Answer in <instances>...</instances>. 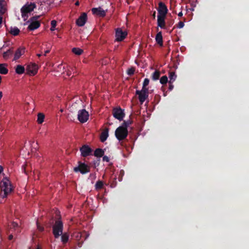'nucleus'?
Returning a JSON list of instances; mask_svg holds the SVG:
<instances>
[{
	"label": "nucleus",
	"mask_w": 249,
	"mask_h": 249,
	"mask_svg": "<svg viewBox=\"0 0 249 249\" xmlns=\"http://www.w3.org/2000/svg\"><path fill=\"white\" fill-rule=\"evenodd\" d=\"M0 196L6 198L7 196L14 191V188L12 185L11 181L7 177H4L0 182Z\"/></svg>",
	"instance_id": "1"
},
{
	"label": "nucleus",
	"mask_w": 249,
	"mask_h": 249,
	"mask_svg": "<svg viewBox=\"0 0 249 249\" xmlns=\"http://www.w3.org/2000/svg\"><path fill=\"white\" fill-rule=\"evenodd\" d=\"M63 224L61 220H56L53 226V233L55 238H58L63 233Z\"/></svg>",
	"instance_id": "2"
},
{
	"label": "nucleus",
	"mask_w": 249,
	"mask_h": 249,
	"mask_svg": "<svg viewBox=\"0 0 249 249\" xmlns=\"http://www.w3.org/2000/svg\"><path fill=\"white\" fill-rule=\"evenodd\" d=\"M115 135L119 141L125 139L128 135L127 128L124 126H119L115 130Z\"/></svg>",
	"instance_id": "3"
},
{
	"label": "nucleus",
	"mask_w": 249,
	"mask_h": 249,
	"mask_svg": "<svg viewBox=\"0 0 249 249\" xmlns=\"http://www.w3.org/2000/svg\"><path fill=\"white\" fill-rule=\"evenodd\" d=\"M73 171L75 173L80 172L82 174H86L90 171V167L80 161L78 162V166L74 167Z\"/></svg>",
	"instance_id": "4"
},
{
	"label": "nucleus",
	"mask_w": 249,
	"mask_h": 249,
	"mask_svg": "<svg viewBox=\"0 0 249 249\" xmlns=\"http://www.w3.org/2000/svg\"><path fill=\"white\" fill-rule=\"evenodd\" d=\"M136 94L138 95L140 102L141 104H142L148 97V89L142 88L141 90H137Z\"/></svg>",
	"instance_id": "5"
},
{
	"label": "nucleus",
	"mask_w": 249,
	"mask_h": 249,
	"mask_svg": "<svg viewBox=\"0 0 249 249\" xmlns=\"http://www.w3.org/2000/svg\"><path fill=\"white\" fill-rule=\"evenodd\" d=\"M112 114L114 117L119 121L123 120L125 116L124 110L120 107L114 108L113 109Z\"/></svg>",
	"instance_id": "6"
},
{
	"label": "nucleus",
	"mask_w": 249,
	"mask_h": 249,
	"mask_svg": "<svg viewBox=\"0 0 249 249\" xmlns=\"http://www.w3.org/2000/svg\"><path fill=\"white\" fill-rule=\"evenodd\" d=\"M89 117L88 111L85 109L79 110L78 113V120L82 123L86 122Z\"/></svg>",
	"instance_id": "7"
},
{
	"label": "nucleus",
	"mask_w": 249,
	"mask_h": 249,
	"mask_svg": "<svg viewBox=\"0 0 249 249\" xmlns=\"http://www.w3.org/2000/svg\"><path fill=\"white\" fill-rule=\"evenodd\" d=\"M81 155L83 157H87L92 155V149L88 145H83L80 148Z\"/></svg>",
	"instance_id": "8"
},
{
	"label": "nucleus",
	"mask_w": 249,
	"mask_h": 249,
	"mask_svg": "<svg viewBox=\"0 0 249 249\" xmlns=\"http://www.w3.org/2000/svg\"><path fill=\"white\" fill-rule=\"evenodd\" d=\"M37 66L35 63L29 64L26 69L27 73L30 75H35L37 73Z\"/></svg>",
	"instance_id": "9"
},
{
	"label": "nucleus",
	"mask_w": 249,
	"mask_h": 249,
	"mask_svg": "<svg viewBox=\"0 0 249 249\" xmlns=\"http://www.w3.org/2000/svg\"><path fill=\"white\" fill-rule=\"evenodd\" d=\"M116 40L117 41H121L124 40L127 36V33L123 31L121 28H117L115 33Z\"/></svg>",
	"instance_id": "10"
},
{
	"label": "nucleus",
	"mask_w": 249,
	"mask_h": 249,
	"mask_svg": "<svg viewBox=\"0 0 249 249\" xmlns=\"http://www.w3.org/2000/svg\"><path fill=\"white\" fill-rule=\"evenodd\" d=\"M36 7V5L34 3H31L30 4H26L24 5L20 10L21 13H30L33 11Z\"/></svg>",
	"instance_id": "11"
},
{
	"label": "nucleus",
	"mask_w": 249,
	"mask_h": 249,
	"mask_svg": "<svg viewBox=\"0 0 249 249\" xmlns=\"http://www.w3.org/2000/svg\"><path fill=\"white\" fill-rule=\"evenodd\" d=\"M158 16H166L168 12V9L164 3L160 2L159 3V8L158 9Z\"/></svg>",
	"instance_id": "12"
},
{
	"label": "nucleus",
	"mask_w": 249,
	"mask_h": 249,
	"mask_svg": "<svg viewBox=\"0 0 249 249\" xmlns=\"http://www.w3.org/2000/svg\"><path fill=\"white\" fill-rule=\"evenodd\" d=\"M87 20V15L86 13H83L76 20V23L78 26H83Z\"/></svg>",
	"instance_id": "13"
},
{
	"label": "nucleus",
	"mask_w": 249,
	"mask_h": 249,
	"mask_svg": "<svg viewBox=\"0 0 249 249\" xmlns=\"http://www.w3.org/2000/svg\"><path fill=\"white\" fill-rule=\"evenodd\" d=\"M93 14L97 15L102 17H104L106 15V12L102 8H93L91 9Z\"/></svg>",
	"instance_id": "14"
},
{
	"label": "nucleus",
	"mask_w": 249,
	"mask_h": 249,
	"mask_svg": "<svg viewBox=\"0 0 249 249\" xmlns=\"http://www.w3.org/2000/svg\"><path fill=\"white\" fill-rule=\"evenodd\" d=\"M166 16H157V24L158 26L161 29H165V18Z\"/></svg>",
	"instance_id": "15"
},
{
	"label": "nucleus",
	"mask_w": 249,
	"mask_h": 249,
	"mask_svg": "<svg viewBox=\"0 0 249 249\" xmlns=\"http://www.w3.org/2000/svg\"><path fill=\"white\" fill-rule=\"evenodd\" d=\"M31 23L28 27L30 31H34L38 28L40 26V22L39 21H30Z\"/></svg>",
	"instance_id": "16"
},
{
	"label": "nucleus",
	"mask_w": 249,
	"mask_h": 249,
	"mask_svg": "<svg viewBox=\"0 0 249 249\" xmlns=\"http://www.w3.org/2000/svg\"><path fill=\"white\" fill-rule=\"evenodd\" d=\"M25 53V48L23 47H19L18 48L17 50L16 51L15 55H14V58L13 59V60H17L19 57L24 53Z\"/></svg>",
	"instance_id": "17"
},
{
	"label": "nucleus",
	"mask_w": 249,
	"mask_h": 249,
	"mask_svg": "<svg viewBox=\"0 0 249 249\" xmlns=\"http://www.w3.org/2000/svg\"><path fill=\"white\" fill-rule=\"evenodd\" d=\"M155 40L156 42L160 46H163V39L161 32H159L156 36Z\"/></svg>",
	"instance_id": "18"
},
{
	"label": "nucleus",
	"mask_w": 249,
	"mask_h": 249,
	"mask_svg": "<svg viewBox=\"0 0 249 249\" xmlns=\"http://www.w3.org/2000/svg\"><path fill=\"white\" fill-rule=\"evenodd\" d=\"M6 1L4 0H0V15L5 13L6 9Z\"/></svg>",
	"instance_id": "19"
},
{
	"label": "nucleus",
	"mask_w": 249,
	"mask_h": 249,
	"mask_svg": "<svg viewBox=\"0 0 249 249\" xmlns=\"http://www.w3.org/2000/svg\"><path fill=\"white\" fill-rule=\"evenodd\" d=\"M14 51L13 48L9 49L7 51L3 53V57L4 59H7L13 53Z\"/></svg>",
	"instance_id": "20"
},
{
	"label": "nucleus",
	"mask_w": 249,
	"mask_h": 249,
	"mask_svg": "<svg viewBox=\"0 0 249 249\" xmlns=\"http://www.w3.org/2000/svg\"><path fill=\"white\" fill-rule=\"evenodd\" d=\"M104 151L101 148H97L94 151V155L97 158H101L104 155Z\"/></svg>",
	"instance_id": "21"
},
{
	"label": "nucleus",
	"mask_w": 249,
	"mask_h": 249,
	"mask_svg": "<svg viewBox=\"0 0 249 249\" xmlns=\"http://www.w3.org/2000/svg\"><path fill=\"white\" fill-rule=\"evenodd\" d=\"M25 70L24 66L20 65H17L15 69L16 72L18 74H23L24 73Z\"/></svg>",
	"instance_id": "22"
},
{
	"label": "nucleus",
	"mask_w": 249,
	"mask_h": 249,
	"mask_svg": "<svg viewBox=\"0 0 249 249\" xmlns=\"http://www.w3.org/2000/svg\"><path fill=\"white\" fill-rule=\"evenodd\" d=\"M108 136V129H106L104 130L101 135L100 140L102 142H104L107 138Z\"/></svg>",
	"instance_id": "23"
},
{
	"label": "nucleus",
	"mask_w": 249,
	"mask_h": 249,
	"mask_svg": "<svg viewBox=\"0 0 249 249\" xmlns=\"http://www.w3.org/2000/svg\"><path fill=\"white\" fill-rule=\"evenodd\" d=\"M61 235V241L63 243V244H66L69 239V235L68 233L65 232L64 233H62Z\"/></svg>",
	"instance_id": "24"
},
{
	"label": "nucleus",
	"mask_w": 249,
	"mask_h": 249,
	"mask_svg": "<svg viewBox=\"0 0 249 249\" xmlns=\"http://www.w3.org/2000/svg\"><path fill=\"white\" fill-rule=\"evenodd\" d=\"M160 75V72L158 71H155L152 74L151 78L152 80L156 81L159 79Z\"/></svg>",
	"instance_id": "25"
},
{
	"label": "nucleus",
	"mask_w": 249,
	"mask_h": 249,
	"mask_svg": "<svg viewBox=\"0 0 249 249\" xmlns=\"http://www.w3.org/2000/svg\"><path fill=\"white\" fill-rule=\"evenodd\" d=\"M19 32H20V31L18 29V28H17L16 27H14V28L11 27V30L10 31V33L14 36H16L19 34Z\"/></svg>",
	"instance_id": "26"
},
{
	"label": "nucleus",
	"mask_w": 249,
	"mask_h": 249,
	"mask_svg": "<svg viewBox=\"0 0 249 249\" xmlns=\"http://www.w3.org/2000/svg\"><path fill=\"white\" fill-rule=\"evenodd\" d=\"M72 52L76 55H80L83 53V50L79 48H73Z\"/></svg>",
	"instance_id": "27"
},
{
	"label": "nucleus",
	"mask_w": 249,
	"mask_h": 249,
	"mask_svg": "<svg viewBox=\"0 0 249 249\" xmlns=\"http://www.w3.org/2000/svg\"><path fill=\"white\" fill-rule=\"evenodd\" d=\"M4 64H0V73L2 74H6L8 73V69L4 67Z\"/></svg>",
	"instance_id": "28"
},
{
	"label": "nucleus",
	"mask_w": 249,
	"mask_h": 249,
	"mask_svg": "<svg viewBox=\"0 0 249 249\" xmlns=\"http://www.w3.org/2000/svg\"><path fill=\"white\" fill-rule=\"evenodd\" d=\"M169 78L170 81L169 83H173L174 81H175L177 75L175 74V72L174 71H171L169 72Z\"/></svg>",
	"instance_id": "29"
},
{
	"label": "nucleus",
	"mask_w": 249,
	"mask_h": 249,
	"mask_svg": "<svg viewBox=\"0 0 249 249\" xmlns=\"http://www.w3.org/2000/svg\"><path fill=\"white\" fill-rule=\"evenodd\" d=\"M45 116L43 113H39L37 115V123L39 124H42L44 119Z\"/></svg>",
	"instance_id": "30"
},
{
	"label": "nucleus",
	"mask_w": 249,
	"mask_h": 249,
	"mask_svg": "<svg viewBox=\"0 0 249 249\" xmlns=\"http://www.w3.org/2000/svg\"><path fill=\"white\" fill-rule=\"evenodd\" d=\"M103 185H104L103 182L102 181L99 180L98 181H97L96 182V183L95 184V189L97 190H100L103 188Z\"/></svg>",
	"instance_id": "31"
},
{
	"label": "nucleus",
	"mask_w": 249,
	"mask_h": 249,
	"mask_svg": "<svg viewBox=\"0 0 249 249\" xmlns=\"http://www.w3.org/2000/svg\"><path fill=\"white\" fill-rule=\"evenodd\" d=\"M168 82V78L166 75L162 76L160 79V83L162 84H165Z\"/></svg>",
	"instance_id": "32"
},
{
	"label": "nucleus",
	"mask_w": 249,
	"mask_h": 249,
	"mask_svg": "<svg viewBox=\"0 0 249 249\" xmlns=\"http://www.w3.org/2000/svg\"><path fill=\"white\" fill-rule=\"evenodd\" d=\"M149 83V80L148 78H145L143 82L142 88H144V89H148V88H146V86L148 85Z\"/></svg>",
	"instance_id": "33"
},
{
	"label": "nucleus",
	"mask_w": 249,
	"mask_h": 249,
	"mask_svg": "<svg viewBox=\"0 0 249 249\" xmlns=\"http://www.w3.org/2000/svg\"><path fill=\"white\" fill-rule=\"evenodd\" d=\"M51 27L50 28L51 31H53L55 30L56 26V21L55 20H53L51 22Z\"/></svg>",
	"instance_id": "34"
},
{
	"label": "nucleus",
	"mask_w": 249,
	"mask_h": 249,
	"mask_svg": "<svg viewBox=\"0 0 249 249\" xmlns=\"http://www.w3.org/2000/svg\"><path fill=\"white\" fill-rule=\"evenodd\" d=\"M135 72V69L134 68H131L130 69H128L127 71V73L128 75L131 76Z\"/></svg>",
	"instance_id": "35"
},
{
	"label": "nucleus",
	"mask_w": 249,
	"mask_h": 249,
	"mask_svg": "<svg viewBox=\"0 0 249 249\" xmlns=\"http://www.w3.org/2000/svg\"><path fill=\"white\" fill-rule=\"evenodd\" d=\"M40 17V16H33V17L29 19V20H28L27 21V22H29L30 21H37V20Z\"/></svg>",
	"instance_id": "36"
},
{
	"label": "nucleus",
	"mask_w": 249,
	"mask_h": 249,
	"mask_svg": "<svg viewBox=\"0 0 249 249\" xmlns=\"http://www.w3.org/2000/svg\"><path fill=\"white\" fill-rule=\"evenodd\" d=\"M36 225L37 229L40 231H44V227L39 224L38 221H36Z\"/></svg>",
	"instance_id": "37"
},
{
	"label": "nucleus",
	"mask_w": 249,
	"mask_h": 249,
	"mask_svg": "<svg viewBox=\"0 0 249 249\" xmlns=\"http://www.w3.org/2000/svg\"><path fill=\"white\" fill-rule=\"evenodd\" d=\"M131 124L130 122L129 121H124L123 125L121 126L125 127V128H127V127L129 125V124Z\"/></svg>",
	"instance_id": "38"
},
{
	"label": "nucleus",
	"mask_w": 249,
	"mask_h": 249,
	"mask_svg": "<svg viewBox=\"0 0 249 249\" xmlns=\"http://www.w3.org/2000/svg\"><path fill=\"white\" fill-rule=\"evenodd\" d=\"M184 22L182 21H179L178 23V25H177V28L180 29V28H183L184 27Z\"/></svg>",
	"instance_id": "39"
},
{
	"label": "nucleus",
	"mask_w": 249,
	"mask_h": 249,
	"mask_svg": "<svg viewBox=\"0 0 249 249\" xmlns=\"http://www.w3.org/2000/svg\"><path fill=\"white\" fill-rule=\"evenodd\" d=\"M28 14L25 13H21L22 18H23L24 20H26L28 18Z\"/></svg>",
	"instance_id": "40"
},
{
	"label": "nucleus",
	"mask_w": 249,
	"mask_h": 249,
	"mask_svg": "<svg viewBox=\"0 0 249 249\" xmlns=\"http://www.w3.org/2000/svg\"><path fill=\"white\" fill-rule=\"evenodd\" d=\"M103 160L104 161L109 162V158L107 156H104L103 157Z\"/></svg>",
	"instance_id": "41"
},
{
	"label": "nucleus",
	"mask_w": 249,
	"mask_h": 249,
	"mask_svg": "<svg viewBox=\"0 0 249 249\" xmlns=\"http://www.w3.org/2000/svg\"><path fill=\"white\" fill-rule=\"evenodd\" d=\"M18 226V224L17 223L15 222H13L12 224H11V227L14 228V229H15L16 228H17Z\"/></svg>",
	"instance_id": "42"
},
{
	"label": "nucleus",
	"mask_w": 249,
	"mask_h": 249,
	"mask_svg": "<svg viewBox=\"0 0 249 249\" xmlns=\"http://www.w3.org/2000/svg\"><path fill=\"white\" fill-rule=\"evenodd\" d=\"M169 90H172L174 88V85L172 84V83H169Z\"/></svg>",
	"instance_id": "43"
},
{
	"label": "nucleus",
	"mask_w": 249,
	"mask_h": 249,
	"mask_svg": "<svg viewBox=\"0 0 249 249\" xmlns=\"http://www.w3.org/2000/svg\"><path fill=\"white\" fill-rule=\"evenodd\" d=\"M3 171V167L1 165H0V175L2 173Z\"/></svg>",
	"instance_id": "44"
},
{
	"label": "nucleus",
	"mask_w": 249,
	"mask_h": 249,
	"mask_svg": "<svg viewBox=\"0 0 249 249\" xmlns=\"http://www.w3.org/2000/svg\"><path fill=\"white\" fill-rule=\"evenodd\" d=\"M50 52V50L49 49L46 50L45 52V53H44V55H46L47 53H49Z\"/></svg>",
	"instance_id": "45"
},
{
	"label": "nucleus",
	"mask_w": 249,
	"mask_h": 249,
	"mask_svg": "<svg viewBox=\"0 0 249 249\" xmlns=\"http://www.w3.org/2000/svg\"><path fill=\"white\" fill-rule=\"evenodd\" d=\"M13 235L11 234V235H10L9 236V240H11V239H13Z\"/></svg>",
	"instance_id": "46"
},
{
	"label": "nucleus",
	"mask_w": 249,
	"mask_h": 249,
	"mask_svg": "<svg viewBox=\"0 0 249 249\" xmlns=\"http://www.w3.org/2000/svg\"><path fill=\"white\" fill-rule=\"evenodd\" d=\"M182 15H183V14H182V12H179V13L178 14V16L179 17H182Z\"/></svg>",
	"instance_id": "47"
},
{
	"label": "nucleus",
	"mask_w": 249,
	"mask_h": 249,
	"mask_svg": "<svg viewBox=\"0 0 249 249\" xmlns=\"http://www.w3.org/2000/svg\"><path fill=\"white\" fill-rule=\"evenodd\" d=\"M152 17H153V18H155V17H156V11H155V12L153 13V15H152Z\"/></svg>",
	"instance_id": "48"
},
{
	"label": "nucleus",
	"mask_w": 249,
	"mask_h": 249,
	"mask_svg": "<svg viewBox=\"0 0 249 249\" xmlns=\"http://www.w3.org/2000/svg\"><path fill=\"white\" fill-rule=\"evenodd\" d=\"M79 2L78 1H77L75 3V5H76V6H79Z\"/></svg>",
	"instance_id": "49"
},
{
	"label": "nucleus",
	"mask_w": 249,
	"mask_h": 249,
	"mask_svg": "<svg viewBox=\"0 0 249 249\" xmlns=\"http://www.w3.org/2000/svg\"><path fill=\"white\" fill-rule=\"evenodd\" d=\"M2 21V17L0 16V25L1 24Z\"/></svg>",
	"instance_id": "50"
},
{
	"label": "nucleus",
	"mask_w": 249,
	"mask_h": 249,
	"mask_svg": "<svg viewBox=\"0 0 249 249\" xmlns=\"http://www.w3.org/2000/svg\"><path fill=\"white\" fill-rule=\"evenodd\" d=\"M2 97V92L1 91H0V100L1 99Z\"/></svg>",
	"instance_id": "51"
},
{
	"label": "nucleus",
	"mask_w": 249,
	"mask_h": 249,
	"mask_svg": "<svg viewBox=\"0 0 249 249\" xmlns=\"http://www.w3.org/2000/svg\"><path fill=\"white\" fill-rule=\"evenodd\" d=\"M173 24V21H171L169 23V26H171Z\"/></svg>",
	"instance_id": "52"
},
{
	"label": "nucleus",
	"mask_w": 249,
	"mask_h": 249,
	"mask_svg": "<svg viewBox=\"0 0 249 249\" xmlns=\"http://www.w3.org/2000/svg\"><path fill=\"white\" fill-rule=\"evenodd\" d=\"M41 55V54H37V56H38V57H40Z\"/></svg>",
	"instance_id": "53"
},
{
	"label": "nucleus",
	"mask_w": 249,
	"mask_h": 249,
	"mask_svg": "<svg viewBox=\"0 0 249 249\" xmlns=\"http://www.w3.org/2000/svg\"><path fill=\"white\" fill-rule=\"evenodd\" d=\"M4 45L2 46V47H1V49H3V48H4Z\"/></svg>",
	"instance_id": "54"
},
{
	"label": "nucleus",
	"mask_w": 249,
	"mask_h": 249,
	"mask_svg": "<svg viewBox=\"0 0 249 249\" xmlns=\"http://www.w3.org/2000/svg\"><path fill=\"white\" fill-rule=\"evenodd\" d=\"M4 45L2 46V47H1V49H3V48H4Z\"/></svg>",
	"instance_id": "55"
},
{
	"label": "nucleus",
	"mask_w": 249,
	"mask_h": 249,
	"mask_svg": "<svg viewBox=\"0 0 249 249\" xmlns=\"http://www.w3.org/2000/svg\"><path fill=\"white\" fill-rule=\"evenodd\" d=\"M36 249H40L38 247L37 248H36Z\"/></svg>",
	"instance_id": "56"
}]
</instances>
